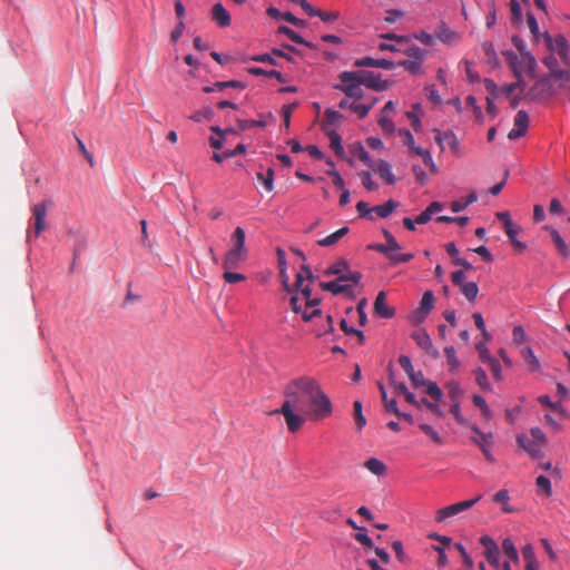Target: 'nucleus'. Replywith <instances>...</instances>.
<instances>
[{"label":"nucleus","mask_w":570,"mask_h":570,"mask_svg":"<svg viewBox=\"0 0 570 570\" xmlns=\"http://www.w3.org/2000/svg\"><path fill=\"white\" fill-rule=\"evenodd\" d=\"M284 402L269 414H282L287 430L297 432L309 421L326 419L333 413V404L320 383L311 376L291 380L283 390Z\"/></svg>","instance_id":"f257e3e1"},{"label":"nucleus","mask_w":570,"mask_h":570,"mask_svg":"<svg viewBox=\"0 0 570 570\" xmlns=\"http://www.w3.org/2000/svg\"><path fill=\"white\" fill-rule=\"evenodd\" d=\"M507 62L509 63L511 70L517 77V81L511 83L508 88L509 92H513L515 90L523 91L525 88L524 81L522 80V75H532L537 67V61L534 57L530 52H520L517 53L512 50H505L502 52Z\"/></svg>","instance_id":"f03ea898"},{"label":"nucleus","mask_w":570,"mask_h":570,"mask_svg":"<svg viewBox=\"0 0 570 570\" xmlns=\"http://www.w3.org/2000/svg\"><path fill=\"white\" fill-rule=\"evenodd\" d=\"M361 273L357 271L348 272L347 275H341L335 281L322 282L321 286L323 289L333 293L334 295L346 294L347 296H354V287L360 284Z\"/></svg>","instance_id":"7ed1b4c3"},{"label":"nucleus","mask_w":570,"mask_h":570,"mask_svg":"<svg viewBox=\"0 0 570 570\" xmlns=\"http://www.w3.org/2000/svg\"><path fill=\"white\" fill-rule=\"evenodd\" d=\"M302 295L304 304L301 303V299L297 296H293L291 298V306L295 313L302 314L305 322H309L314 317L321 315V309L318 308L320 299L311 297L312 289L308 285L302 289Z\"/></svg>","instance_id":"20e7f679"},{"label":"nucleus","mask_w":570,"mask_h":570,"mask_svg":"<svg viewBox=\"0 0 570 570\" xmlns=\"http://www.w3.org/2000/svg\"><path fill=\"white\" fill-rule=\"evenodd\" d=\"M518 444L533 459H539L542 454V448L547 443V438L541 429L532 428L529 434H519Z\"/></svg>","instance_id":"39448f33"},{"label":"nucleus","mask_w":570,"mask_h":570,"mask_svg":"<svg viewBox=\"0 0 570 570\" xmlns=\"http://www.w3.org/2000/svg\"><path fill=\"white\" fill-rule=\"evenodd\" d=\"M556 92L557 90L551 76H544L538 79L525 92L524 99L533 102H547L556 95Z\"/></svg>","instance_id":"423d86ee"},{"label":"nucleus","mask_w":570,"mask_h":570,"mask_svg":"<svg viewBox=\"0 0 570 570\" xmlns=\"http://www.w3.org/2000/svg\"><path fill=\"white\" fill-rule=\"evenodd\" d=\"M340 83L334 89L344 92L348 98L354 100L362 99L364 96L362 86L355 71H343L338 75Z\"/></svg>","instance_id":"0eeeda50"},{"label":"nucleus","mask_w":570,"mask_h":570,"mask_svg":"<svg viewBox=\"0 0 570 570\" xmlns=\"http://www.w3.org/2000/svg\"><path fill=\"white\" fill-rule=\"evenodd\" d=\"M404 53L406 55L407 58L399 61L397 66L403 67L412 75H421L422 63L426 56V51L421 49L416 45H412L404 50Z\"/></svg>","instance_id":"6e6552de"},{"label":"nucleus","mask_w":570,"mask_h":570,"mask_svg":"<svg viewBox=\"0 0 570 570\" xmlns=\"http://www.w3.org/2000/svg\"><path fill=\"white\" fill-rule=\"evenodd\" d=\"M481 498L482 495H478L471 500H464L439 509L435 512V521L438 523L445 522L448 519L453 518L474 507L481 500Z\"/></svg>","instance_id":"1a4fd4ad"},{"label":"nucleus","mask_w":570,"mask_h":570,"mask_svg":"<svg viewBox=\"0 0 570 570\" xmlns=\"http://www.w3.org/2000/svg\"><path fill=\"white\" fill-rule=\"evenodd\" d=\"M544 40L547 47L552 52L558 53L562 62L570 67V43L567 38L562 35L552 37L549 33H544Z\"/></svg>","instance_id":"9d476101"},{"label":"nucleus","mask_w":570,"mask_h":570,"mask_svg":"<svg viewBox=\"0 0 570 570\" xmlns=\"http://www.w3.org/2000/svg\"><path fill=\"white\" fill-rule=\"evenodd\" d=\"M47 204L39 203L32 207V223L27 233V240L30 242L31 237H38L46 228Z\"/></svg>","instance_id":"9b49d317"},{"label":"nucleus","mask_w":570,"mask_h":570,"mask_svg":"<svg viewBox=\"0 0 570 570\" xmlns=\"http://www.w3.org/2000/svg\"><path fill=\"white\" fill-rule=\"evenodd\" d=\"M411 383L415 386H425L426 393L435 401H441L443 399V392L439 387V385L435 382L426 381L424 379V375L422 371H414L413 373H410L409 376Z\"/></svg>","instance_id":"f8f14e48"},{"label":"nucleus","mask_w":570,"mask_h":570,"mask_svg":"<svg viewBox=\"0 0 570 570\" xmlns=\"http://www.w3.org/2000/svg\"><path fill=\"white\" fill-rule=\"evenodd\" d=\"M471 430L476 434V436L472 438V441L480 446L487 461L493 463L495 461L493 454L491 453V448L493 445V434L483 433L476 425H471Z\"/></svg>","instance_id":"ddd939ff"},{"label":"nucleus","mask_w":570,"mask_h":570,"mask_svg":"<svg viewBox=\"0 0 570 570\" xmlns=\"http://www.w3.org/2000/svg\"><path fill=\"white\" fill-rule=\"evenodd\" d=\"M433 307L434 295L431 291H426L422 296L420 307L410 315L411 322L414 324L422 323L428 317Z\"/></svg>","instance_id":"4468645a"},{"label":"nucleus","mask_w":570,"mask_h":570,"mask_svg":"<svg viewBox=\"0 0 570 570\" xmlns=\"http://www.w3.org/2000/svg\"><path fill=\"white\" fill-rule=\"evenodd\" d=\"M360 81L365 86L366 88L373 89L375 91H384L389 89L390 82L387 80H383L380 75L365 71V70H358L355 71Z\"/></svg>","instance_id":"2eb2a0df"},{"label":"nucleus","mask_w":570,"mask_h":570,"mask_svg":"<svg viewBox=\"0 0 570 570\" xmlns=\"http://www.w3.org/2000/svg\"><path fill=\"white\" fill-rule=\"evenodd\" d=\"M415 343L433 358L440 357L439 350L433 345L432 340L424 328H417L412 333Z\"/></svg>","instance_id":"dca6fc26"},{"label":"nucleus","mask_w":570,"mask_h":570,"mask_svg":"<svg viewBox=\"0 0 570 570\" xmlns=\"http://www.w3.org/2000/svg\"><path fill=\"white\" fill-rule=\"evenodd\" d=\"M530 118L525 110H519L514 117L513 128L509 131L508 138L518 139L525 135L529 128Z\"/></svg>","instance_id":"f3484780"},{"label":"nucleus","mask_w":570,"mask_h":570,"mask_svg":"<svg viewBox=\"0 0 570 570\" xmlns=\"http://www.w3.org/2000/svg\"><path fill=\"white\" fill-rule=\"evenodd\" d=\"M434 132V139L442 150L445 148V146H448L453 154H460V141L454 132H442L438 129H435Z\"/></svg>","instance_id":"a211bd4d"},{"label":"nucleus","mask_w":570,"mask_h":570,"mask_svg":"<svg viewBox=\"0 0 570 570\" xmlns=\"http://www.w3.org/2000/svg\"><path fill=\"white\" fill-rule=\"evenodd\" d=\"M210 18L220 28H227L232 22L229 12L220 2L213 6L210 10Z\"/></svg>","instance_id":"6ab92c4d"},{"label":"nucleus","mask_w":570,"mask_h":570,"mask_svg":"<svg viewBox=\"0 0 570 570\" xmlns=\"http://www.w3.org/2000/svg\"><path fill=\"white\" fill-rule=\"evenodd\" d=\"M374 312L381 317L391 318L394 316V308L387 306L384 292H380L374 301Z\"/></svg>","instance_id":"aec40b11"},{"label":"nucleus","mask_w":570,"mask_h":570,"mask_svg":"<svg viewBox=\"0 0 570 570\" xmlns=\"http://www.w3.org/2000/svg\"><path fill=\"white\" fill-rule=\"evenodd\" d=\"M247 257V253L239 250L228 249L223 259V267L225 269H233L239 266Z\"/></svg>","instance_id":"412c9836"},{"label":"nucleus","mask_w":570,"mask_h":570,"mask_svg":"<svg viewBox=\"0 0 570 570\" xmlns=\"http://www.w3.org/2000/svg\"><path fill=\"white\" fill-rule=\"evenodd\" d=\"M543 228L550 233L557 250L564 257L570 256V247L567 245L560 233L552 226L547 225Z\"/></svg>","instance_id":"4be33fe9"},{"label":"nucleus","mask_w":570,"mask_h":570,"mask_svg":"<svg viewBox=\"0 0 570 570\" xmlns=\"http://www.w3.org/2000/svg\"><path fill=\"white\" fill-rule=\"evenodd\" d=\"M246 234L243 227L238 226L235 228L233 234L230 235V248L233 250H239L243 253H248L246 244H245Z\"/></svg>","instance_id":"5701e85b"},{"label":"nucleus","mask_w":570,"mask_h":570,"mask_svg":"<svg viewBox=\"0 0 570 570\" xmlns=\"http://www.w3.org/2000/svg\"><path fill=\"white\" fill-rule=\"evenodd\" d=\"M373 170H375L380 175V177L385 180L386 184H389V185L395 184L396 180L392 173V167L387 161L380 160L375 165Z\"/></svg>","instance_id":"b1692460"},{"label":"nucleus","mask_w":570,"mask_h":570,"mask_svg":"<svg viewBox=\"0 0 570 570\" xmlns=\"http://www.w3.org/2000/svg\"><path fill=\"white\" fill-rule=\"evenodd\" d=\"M377 102V98H371L367 102L352 101L350 109L355 112L360 118H365L373 106Z\"/></svg>","instance_id":"393cba45"},{"label":"nucleus","mask_w":570,"mask_h":570,"mask_svg":"<svg viewBox=\"0 0 570 570\" xmlns=\"http://www.w3.org/2000/svg\"><path fill=\"white\" fill-rule=\"evenodd\" d=\"M504 232L517 250L523 252L527 248V245L517 238L520 232V227L517 224H509Z\"/></svg>","instance_id":"a878e982"},{"label":"nucleus","mask_w":570,"mask_h":570,"mask_svg":"<svg viewBox=\"0 0 570 570\" xmlns=\"http://www.w3.org/2000/svg\"><path fill=\"white\" fill-rule=\"evenodd\" d=\"M521 355L524 362L528 364L530 371L538 372L541 370V364L531 347L525 346L521 350Z\"/></svg>","instance_id":"bb28decb"},{"label":"nucleus","mask_w":570,"mask_h":570,"mask_svg":"<svg viewBox=\"0 0 570 570\" xmlns=\"http://www.w3.org/2000/svg\"><path fill=\"white\" fill-rule=\"evenodd\" d=\"M348 233V227L344 226L336 232L330 234L328 236L317 240V244L323 247H328L336 244L342 237H344Z\"/></svg>","instance_id":"cd10ccee"},{"label":"nucleus","mask_w":570,"mask_h":570,"mask_svg":"<svg viewBox=\"0 0 570 570\" xmlns=\"http://www.w3.org/2000/svg\"><path fill=\"white\" fill-rule=\"evenodd\" d=\"M399 205L400 204L397 202L390 199L386 203H384L383 205H377V206L372 207V210L379 217L386 218L399 207Z\"/></svg>","instance_id":"c85d7f7f"},{"label":"nucleus","mask_w":570,"mask_h":570,"mask_svg":"<svg viewBox=\"0 0 570 570\" xmlns=\"http://www.w3.org/2000/svg\"><path fill=\"white\" fill-rule=\"evenodd\" d=\"M478 200V195L475 191H471L466 197L453 200L451 203V209L454 213H460L464 210L468 206L475 203Z\"/></svg>","instance_id":"c756f323"},{"label":"nucleus","mask_w":570,"mask_h":570,"mask_svg":"<svg viewBox=\"0 0 570 570\" xmlns=\"http://www.w3.org/2000/svg\"><path fill=\"white\" fill-rule=\"evenodd\" d=\"M558 81V88L570 92V67L561 69L552 76V82Z\"/></svg>","instance_id":"7c9ffc66"},{"label":"nucleus","mask_w":570,"mask_h":570,"mask_svg":"<svg viewBox=\"0 0 570 570\" xmlns=\"http://www.w3.org/2000/svg\"><path fill=\"white\" fill-rule=\"evenodd\" d=\"M448 390V395L452 402L461 401L464 391L461 387L460 383L455 380H451L445 384Z\"/></svg>","instance_id":"2f4dec72"},{"label":"nucleus","mask_w":570,"mask_h":570,"mask_svg":"<svg viewBox=\"0 0 570 570\" xmlns=\"http://www.w3.org/2000/svg\"><path fill=\"white\" fill-rule=\"evenodd\" d=\"M399 135L402 137L403 144L409 148L410 153L417 156V149H423L414 141V137L409 129H400Z\"/></svg>","instance_id":"473e14b6"},{"label":"nucleus","mask_w":570,"mask_h":570,"mask_svg":"<svg viewBox=\"0 0 570 570\" xmlns=\"http://www.w3.org/2000/svg\"><path fill=\"white\" fill-rule=\"evenodd\" d=\"M459 288L469 302H471V303L475 302L478 294H479V287L475 282H468V283L461 285Z\"/></svg>","instance_id":"72a5a7b5"},{"label":"nucleus","mask_w":570,"mask_h":570,"mask_svg":"<svg viewBox=\"0 0 570 570\" xmlns=\"http://www.w3.org/2000/svg\"><path fill=\"white\" fill-rule=\"evenodd\" d=\"M257 180L264 186L266 191H272L274 188V170L268 168L266 173L259 171L256 174Z\"/></svg>","instance_id":"f704fd0d"},{"label":"nucleus","mask_w":570,"mask_h":570,"mask_svg":"<svg viewBox=\"0 0 570 570\" xmlns=\"http://www.w3.org/2000/svg\"><path fill=\"white\" fill-rule=\"evenodd\" d=\"M365 468L372 472L373 474L377 475V476H381V475H384L385 472H386V466L385 464L379 460V459H375V458H371L368 459L365 463H364Z\"/></svg>","instance_id":"c9c22d12"},{"label":"nucleus","mask_w":570,"mask_h":570,"mask_svg":"<svg viewBox=\"0 0 570 570\" xmlns=\"http://www.w3.org/2000/svg\"><path fill=\"white\" fill-rule=\"evenodd\" d=\"M325 116V124H324V130L325 132L331 131L330 127H335L340 120L342 119V115L333 109H326L324 112Z\"/></svg>","instance_id":"e433bc0d"},{"label":"nucleus","mask_w":570,"mask_h":570,"mask_svg":"<svg viewBox=\"0 0 570 570\" xmlns=\"http://www.w3.org/2000/svg\"><path fill=\"white\" fill-rule=\"evenodd\" d=\"M502 550L504 554L513 562H519V553L518 550L513 543V541L510 538H507L502 541Z\"/></svg>","instance_id":"4c0bfd02"},{"label":"nucleus","mask_w":570,"mask_h":570,"mask_svg":"<svg viewBox=\"0 0 570 570\" xmlns=\"http://www.w3.org/2000/svg\"><path fill=\"white\" fill-rule=\"evenodd\" d=\"M444 354H445V357H446L450 371L451 372L458 371V368L460 367L461 362H460V360L456 356V351H455L454 346H446L444 348Z\"/></svg>","instance_id":"58836bf2"},{"label":"nucleus","mask_w":570,"mask_h":570,"mask_svg":"<svg viewBox=\"0 0 570 570\" xmlns=\"http://www.w3.org/2000/svg\"><path fill=\"white\" fill-rule=\"evenodd\" d=\"M354 539L361 543L365 549H373L374 543L373 540L368 537L367 530L364 527H360L354 534Z\"/></svg>","instance_id":"ea45409f"},{"label":"nucleus","mask_w":570,"mask_h":570,"mask_svg":"<svg viewBox=\"0 0 570 570\" xmlns=\"http://www.w3.org/2000/svg\"><path fill=\"white\" fill-rule=\"evenodd\" d=\"M440 401L432 402L425 397L420 400V406L428 407L436 417L443 419L445 417V412L441 409Z\"/></svg>","instance_id":"a19ab883"},{"label":"nucleus","mask_w":570,"mask_h":570,"mask_svg":"<svg viewBox=\"0 0 570 570\" xmlns=\"http://www.w3.org/2000/svg\"><path fill=\"white\" fill-rule=\"evenodd\" d=\"M475 376L476 384L483 390V391H492V386L488 380L487 373L483 368L478 367L473 371Z\"/></svg>","instance_id":"79ce46f5"},{"label":"nucleus","mask_w":570,"mask_h":570,"mask_svg":"<svg viewBox=\"0 0 570 570\" xmlns=\"http://www.w3.org/2000/svg\"><path fill=\"white\" fill-rule=\"evenodd\" d=\"M326 135L328 136V138L331 140V147L334 150V153L337 156H343L344 147L342 146L341 136L335 130L327 131Z\"/></svg>","instance_id":"37998d69"},{"label":"nucleus","mask_w":570,"mask_h":570,"mask_svg":"<svg viewBox=\"0 0 570 570\" xmlns=\"http://www.w3.org/2000/svg\"><path fill=\"white\" fill-rule=\"evenodd\" d=\"M436 37L444 43H451L455 38V33L442 22L438 28Z\"/></svg>","instance_id":"c03bdc74"},{"label":"nucleus","mask_w":570,"mask_h":570,"mask_svg":"<svg viewBox=\"0 0 570 570\" xmlns=\"http://www.w3.org/2000/svg\"><path fill=\"white\" fill-rule=\"evenodd\" d=\"M278 32L285 35L288 39H291L292 41H294L296 43L312 47V45L309 42L304 40L302 36H299L297 32H295L294 30H292L288 27H284V26L279 27Z\"/></svg>","instance_id":"a18cd8bd"},{"label":"nucleus","mask_w":570,"mask_h":570,"mask_svg":"<svg viewBox=\"0 0 570 570\" xmlns=\"http://www.w3.org/2000/svg\"><path fill=\"white\" fill-rule=\"evenodd\" d=\"M353 406H354V420L357 425V430H362L366 424V419L363 415L362 402L356 400V401H354Z\"/></svg>","instance_id":"49530a36"},{"label":"nucleus","mask_w":570,"mask_h":570,"mask_svg":"<svg viewBox=\"0 0 570 570\" xmlns=\"http://www.w3.org/2000/svg\"><path fill=\"white\" fill-rule=\"evenodd\" d=\"M379 125L384 134L392 135L395 130L394 122L390 115L381 114L379 118Z\"/></svg>","instance_id":"de8ad7c7"},{"label":"nucleus","mask_w":570,"mask_h":570,"mask_svg":"<svg viewBox=\"0 0 570 570\" xmlns=\"http://www.w3.org/2000/svg\"><path fill=\"white\" fill-rule=\"evenodd\" d=\"M509 492L507 490H500L494 495V501L502 504L504 512H512L513 509L509 505Z\"/></svg>","instance_id":"09e8293b"},{"label":"nucleus","mask_w":570,"mask_h":570,"mask_svg":"<svg viewBox=\"0 0 570 570\" xmlns=\"http://www.w3.org/2000/svg\"><path fill=\"white\" fill-rule=\"evenodd\" d=\"M473 403L481 410V413L484 417L490 419L492 416V411L487 404L483 396L479 394L473 395Z\"/></svg>","instance_id":"8fccbe9b"},{"label":"nucleus","mask_w":570,"mask_h":570,"mask_svg":"<svg viewBox=\"0 0 570 570\" xmlns=\"http://www.w3.org/2000/svg\"><path fill=\"white\" fill-rule=\"evenodd\" d=\"M417 156L422 158L425 166L429 167L432 173H438V167L428 149H417Z\"/></svg>","instance_id":"3c124183"},{"label":"nucleus","mask_w":570,"mask_h":570,"mask_svg":"<svg viewBox=\"0 0 570 570\" xmlns=\"http://www.w3.org/2000/svg\"><path fill=\"white\" fill-rule=\"evenodd\" d=\"M305 278L313 279V274H312V271L308 267L303 266L301 272L297 273L296 281H295V286L301 292H302L303 288L306 287V286H303V283H304Z\"/></svg>","instance_id":"603ef678"},{"label":"nucleus","mask_w":570,"mask_h":570,"mask_svg":"<svg viewBox=\"0 0 570 570\" xmlns=\"http://www.w3.org/2000/svg\"><path fill=\"white\" fill-rule=\"evenodd\" d=\"M393 264H401L410 262L414 255L411 253L400 254L397 252H390L389 255H385Z\"/></svg>","instance_id":"864d4df0"},{"label":"nucleus","mask_w":570,"mask_h":570,"mask_svg":"<svg viewBox=\"0 0 570 570\" xmlns=\"http://www.w3.org/2000/svg\"><path fill=\"white\" fill-rule=\"evenodd\" d=\"M347 269V263L345 261H340V262H336L335 264H333L332 266H330L327 269H326V274L327 275H345L344 272Z\"/></svg>","instance_id":"5fc2aeb1"},{"label":"nucleus","mask_w":570,"mask_h":570,"mask_svg":"<svg viewBox=\"0 0 570 570\" xmlns=\"http://www.w3.org/2000/svg\"><path fill=\"white\" fill-rule=\"evenodd\" d=\"M223 278L228 284H235V283L243 282L246 279L244 274L234 273L230 269H225V272L223 274Z\"/></svg>","instance_id":"6e6d98bb"},{"label":"nucleus","mask_w":570,"mask_h":570,"mask_svg":"<svg viewBox=\"0 0 570 570\" xmlns=\"http://www.w3.org/2000/svg\"><path fill=\"white\" fill-rule=\"evenodd\" d=\"M535 484L540 490H542L546 493V495H548V497L551 495V493H552L551 482L547 476L539 475L535 480Z\"/></svg>","instance_id":"4d7b16f0"},{"label":"nucleus","mask_w":570,"mask_h":570,"mask_svg":"<svg viewBox=\"0 0 570 570\" xmlns=\"http://www.w3.org/2000/svg\"><path fill=\"white\" fill-rule=\"evenodd\" d=\"M419 428L422 432L429 435L435 443H442V438L431 425L422 423L419 425Z\"/></svg>","instance_id":"13d9d810"},{"label":"nucleus","mask_w":570,"mask_h":570,"mask_svg":"<svg viewBox=\"0 0 570 570\" xmlns=\"http://www.w3.org/2000/svg\"><path fill=\"white\" fill-rule=\"evenodd\" d=\"M543 63L546 67L550 70V73L548 76H553L557 73V71H560L561 69L558 67V60L553 55L547 56L543 59Z\"/></svg>","instance_id":"bf43d9fd"},{"label":"nucleus","mask_w":570,"mask_h":570,"mask_svg":"<svg viewBox=\"0 0 570 570\" xmlns=\"http://www.w3.org/2000/svg\"><path fill=\"white\" fill-rule=\"evenodd\" d=\"M484 556H485V558H487V560L489 561L490 564H492L495 568L500 567V550H499V547L493 549V550L484 551Z\"/></svg>","instance_id":"052dcab7"},{"label":"nucleus","mask_w":570,"mask_h":570,"mask_svg":"<svg viewBox=\"0 0 570 570\" xmlns=\"http://www.w3.org/2000/svg\"><path fill=\"white\" fill-rule=\"evenodd\" d=\"M512 338H513V342L517 344H522V343L527 342L528 336L525 334L524 328L521 325H517L513 327Z\"/></svg>","instance_id":"680f3d73"},{"label":"nucleus","mask_w":570,"mask_h":570,"mask_svg":"<svg viewBox=\"0 0 570 570\" xmlns=\"http://www.w3.org/2000/svg\"><path fill=\"white\" fill-rule=\"evenodd\" d=\"M361 177H362V184L363 186L368 190V191H373V190H376L379 185L373 181L372 179V175L370 171H363L361 174Z\"/></svg>","instance_id":"e2e57ef3"},{"label":"nucleus","mask_w":570,"mask_h":570,"mask_svg":"<svg viewBox=\"0 0 570 570\" xmlns=\"http://www.w3.org/2000/svg\"><path fill=\"white\" fill-rule=\"evenodd\" d=\"M460 404L461 401L452 402L450 412L453 414L454 419L459 424H465L466 420L461 413Z\"/></svg>","instance_id":"0e129e2a"},{"label":"nucleus","mask_w":570,"mask_h":570,"mask_svg":"<svg viewBox=\"0 0 570 570\" xmlns=\"http://www.w3.org/2000/svg\"><path fill=\"white\" fill-rule=\"evenodd\" d=\"M488 364L490 366L493 377L497 381H501L502 380V368H501V364H500L499 360L492 358L488 362Z\"/></svg>","instance_id":"69168bd1"},{"label":"nucleus","mask_w":570,"mask_h":570,"mask_svg":"<svg viewBox=\"0 0 570 570\" xmlns=\"http://www.w3.org/2000/svg\"><path fill=\"white\" fill-rule=\"evenodd\" d=\"M356 209L358 212L360 217L374 219L373 217V210L368 207V205L365 202H358L356 205Z\"/></svg>","instance_id":"338daca9"},{"label":"nucleus","mask_w":570,"mask_h":570,"mask_svg":"<svg viewBox=\"0 0 570 570\" xmlns=\"http://www.w3.org/2000/svg\"><path fill=\"white\" fill-rule=\"evenodd\" d=\"M475 348H476V351H478V353H479V356H480V358H481V361H482L483 363H488L490 360H492V358H493V357L491 356V354H490L489 348L485 346V344H484V343H482V342L478 343V344L475 345Z\"/></svg>","instance_id":"774afa93"}]
</instances>
